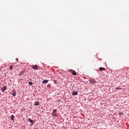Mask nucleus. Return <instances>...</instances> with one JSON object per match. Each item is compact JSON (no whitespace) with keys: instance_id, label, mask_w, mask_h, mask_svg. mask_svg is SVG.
<instances>
[{"instance_id":"f257e3e1","label":"nucleus","mask_w":129,"mask_h":129,"mask_svg":"<svg viewBox=\"0 0 129 129\" xmlns=\"http://www.w3.org/2000/svg\"><path fill=\"white\" fill-rule=\"evenodd\" d=\"M69 71L72 73V74H73V75H74L75 76H76V75H77V73H76V72H75V71L71 69L69 70Z\"/></svg>"},{"instance_id":"f03ea898","label":"nucleus","mask_w":129,"mask_h":129,"mask_svg":"<svg viewBox=\"0 0 129 129\" xmlns=\"http://www.w3.org/2000/svg\"><path fill=\"white\" fill-rule=\"evenodd\" d=\"M31 68H32V69L38 70V66H37V65L32 66L31 67Z\"/></svg>"},{"instance_id":"7ed1b4c3","label":"nucleus","mask_w":129,"mask_h":129,"mask_svg":"<svg viewBox=\"0 0 129 129\" xmlns=\"http://www.w3.org/2000/svg\"><path fill=\"white\" fill-rule=\"evenodd\" d=\"M7 90V87L4 86L2 88V92H5Z\"/></svg>"},{"instance_id":"20e7f679","label":"nucleus","mask_w":129,"mask_h":129,"mask_svg":"<svg viewBox=\"0 0 129 129\" xmlns=\"http://www.w3.org/2000/svg\"><path fill=\"white\" fill-rule=\"evenodd\" d=\"M39 104L40 103L39 102V101H36L34 103V106H38V105H39Z\"/></svg>"},{"instance_id":"39448f33","label":"nucleus","mask_w":129,"mask_h":129,"mask_svg":"<svg viewBox=\"0 0 129 129\" xmlns=\"http://www.w3.org/2000/svg\"><path fill=\"white\" fill-rule=\"evenodd\" d=\"M28 121L31 123H34V121L30 118H28Z\"/></svg>"},{"instance_id":"423d86ee","label":"nucleus","mask_w":129,"mask_h":129,"mask_svg":"<svg viewBox=\"0 0 129 129\" xmlns=\"http://www.w3.org/2000/svg\"><path fill=\"white\" fill-rule=\"evenodd\" d=\"M48 82H49V81L48 80H44L43 81L42 83H48Z\"/></svg>"},{"instance_id":"0eeeda50","label":"nucleus","mask_w":129,"mask_h":129,"mask_svg":"<svg viewBox=\"0 0 129 129\" xmlns=\"http://www.w3.org/2000/svg\"><path fill=\"white\" fill-rule=\"evenodd\" d=\"M99 70L100 71H104V70H105V69L104 68L100 67L99 68Z\"/></svg>"},{"instance_id":"6e6552de","label":"nucleus","mask_w":129,"mask_h":129,"mask_svg":"<svg viewBox=\"0 0 129 129\" xmlns=\"http://www.w3.org/2000/svg\"><path fill=\"white\" fill-rule=\"evenodd\" d=\"M78 94V92H73L72 95H77Z\"/></svg>"},{"instance_id":"1a4fd4ad","label":"nucleus","mask_w":129,"mask_h":129,"mask_svg":"<svg viewBox=\"0 0 129 129\" xmlns=\"http://www.w3.org/2000/svg\"><path fill=\"white\" fill-rule=\"evenodd\" d=\"M11 120H14V119L15 118V115H12L11 116Z\"/></svg>"},{"instance_id":"9d476101","label":"nucleus","mask_w":129,"mask_h":129,"mask_svg":"<svg viewBox=\"0 0 129 129\" xmlns=\"http://www.w3.org/2000/svg\"><path fill=\"white\" fill-rule=\"evenodd\" d=\"M90 82L91 84H94V82H96V81L90 80Z\"/></svg>"},{"instance_id":"9b49d317","label":"nucleus","mask_w":129,"mask_h":129,"mask_svg":"<svg viewBox=\"0 0 129 129\" xmlns=\"http://www.w3.org/2000/svg\"><path fill=\"white\" fill-rule=\"evenodd\" d=\"M115 89H116V90L117 89L118 90H119L120 89H122V88H120L119 87H117L115 88Z\"/></svg>"},{"instance_id":"f8f14e48","label":"nucleus","mask_w":129,"mask_h":129,"mask_svg":"<svg viewBox=\"0 0 129 129\" xmlns=\"http://www.w3.org/2000/svg\"><path fill=\"white\" fill-rule=\"evenodd\" d=\"M14 69V68L13 67V66H10V67H9V69L10 70H13V69Z\"/></svg>"},{"instance_id":"ddd939ff","label":"nucleus","mask_w":129,"mask_h":129,"mask_svg":"<svg viewBox=\"0 0 129 129\" xmlns=\"http://www.w3.org/2000/svg\"><path fill=\"white\" fill-rule=\"evenodd\" d=\"M57 112V110L56 109H54L53 110L52 113H56Z\"/></svg>"},{"instance_id":"4468645a","label":"nucleus","mask_w":129,"mask_h":129,"mask_svg":"<svg viewBox=\"0 0 129 129\" xmlns=\"http://www.w3.org/2000/svg\"><path fill=\"white\" fill-rule=\"evenodd\" d=\"M52 115L53 116H57V114H56V113H52Z\"/></svg>"},{"instance_id":"2eb2a0df","label":"nucleus","mask_w":129,"mask_h":129,"mask_svg":"<svg viewBox=\"0 0 129 129\" xmlns=\"http://www.w3.org/2000/svg\"><path fill=\"white\" fill-rule=\"evenodd\" d=\"M29 85H32L33 84V82H29Z\"/></svg>"},{"instance_id":"dca6fc26","label":"nucleus","mask_w":129,"mask_h":129,"mask_svg":"<svg viewBox=\"0 0 129 129\" xmlns=\"http://www.w3.org/2000/svg\"><path fill=\"white\" fill-rule=\"evenodd\" d=\"M12 95L13 96H15L16 95V92H15L14 93L12 94Z\"/></svg>"},{"instance_id":"f3484780","label":"nucleus","mask_w":129,"mask_h":129,"mask_svg":"<svg viewBox=\"0 0 129 129\" xmlns=\"http://www.w3.org/2000/svg\"><path fill=\"white\" fill-rule=\"evenodd\" d=\"M119 115H122V113L120 112V113H119Z\"/></svg>"},{"instance_id":"a211bd4d","label":"nucleus","mask_w":129,"mask_h":129,"mask_svg":"<svg viewBox=\"0 0 129 129\" xmlns=\"http://www.w3.org/2000/svg\"><path fill=\"white\" fill-rule=\"evenodd\" d=\"M16 61H19V58H16Z\"/></svg>"},{"instance_id":"6ab92c4d","label":"nucleus","mask_w":129,"mask_h":129,"mask_svg":"<svg viewBox=\"0 0 129 129\" xmlns=\"http://www.w3.org/2000/svg\"><path fill=\"white\" fill-rule=\"evenodd\" d=\"M50 85H47V87H50Z\"/></svg>"}]
</instances>
